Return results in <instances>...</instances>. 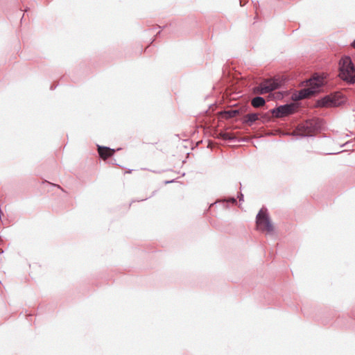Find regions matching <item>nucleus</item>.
Masks as SVG:
<instances>
[{
  "label": "nucleus",
  "mask_w": 355,
  "mask_h": 355,
  "mask_svg": "<svg viewBox=\"0 0 355 355\" xmlns=\"http://www.w3.org/2000/svg\"><path fill=\"white\" fill-rule=\"evenodd\" d=\"M58 83H57V84L53 83V84L51 85V87H50V89H51V90H54V89L57 87V86H58Z\"/></svg>",
  "instance_id": "dca6fc26"
},
{
  "label": "nucleus",
  "mask_w": 355,
  "mask_h": 355,
  "mask_svg": "<svg viewBox=\"0 0 355 355\" xmlns=\"http://www.w3.org/2000/svg\"><path fill=\"white\" fill-rule=\"evenodd\" d=\"M259 119L257 113L251 112L244 116L243 123L248 126H252Z\"/></svg>",
  "instance_id": "0eeeda50"
},
{
  "label": "nucleus",
  "mask_w": 355,
  "mask_h": 355,
  "mask_svg": "<svg viewBox=\"0 0 355 355\" xmlns=\"http://www.w3.org/2000/svg\"><path fill=\"white\" fill-rule=\"evenodd\" d=\"M324 84V79L320 76L309 79L306 81V85L294 94V99L301 100L320 92L322 90Z\"/></svg>",
  "instance_id": "f257e3e1"
},
{
  "label": "nucleus",
  "mask_w": 355,
  "mask_h": 355,
  "mask_svg": "<svg viewBox=\"0 0 355 355\" xmlns=\"http://www.w3.org/2000/svg\"><path fill=\"white\" fill-rule=\"evenodd\" d=\"M266 103V100L261 96L254 97L251 101V105L254 107H261Z\"/></svg>",
  "instance_id": "9d476101"
},
{
  "label": "nucleus",
  "mask_w": 355,
  "mask_h": 355,
  "mask_svg": "<svg viewBox=\"0 0 355 355\" xmlns=\"http://www.w3.org/2000/svg\"><path fill=\"white\" fill-rule=\"evenodd\" d=\"M227 113L230 115V116L234 117L236 115V114L239 113V111L237 110H232L228 111Z\"/></svg>",
  "instance_id": "f8f14e48"
},
{
  "label": "nucleus",
  "mask_w": 355,
  "mask_h": 355,
  "mask_svg": "<svg viewBox=\"0 0 355 355\" xmlns=\"http://www.w3.org/2000/svg\"><path fill=\"white\" fill-rule=\"evenodd\" d=\"M340 75L348 84L355 83V66L349 55H344L339 61Z\"/></svg>",
  "instance_id": "f03ea898"
},
{
  "label": "nucleus",
  "mask_w": 355,
  "mask_h": 355,
  "mask_svg": "<svg viewBox=\"0 0 355 355\" xmlns=\"http://www.w3.org/2000/svg\"><path fill=\"white\" fill-rule=\"evenodd\" d=\"M156 192H157V191H156V190H155V191H154L152 193L151 196L148 197V198H151L152 196H153L156 193ZM147 199H148V197H146V198H145L140 199V200L137 199V200H133L132 202H135V201H137V202L144 201V200H146Z\"/></svg>",
  "instance_id": "2eb2a0df"
},
{
  "label": "nucleus",
  "mask_w": 355,
  "mask_h": 355,
  "mask_svg": "<svg viewBox=\"0 0 355 355\" xmlns=\"http://www.w3.org/2000/svg\"><path fill=\"white\" fill-rule=\"evenodd\" d=\"M0 253L1 254L3 253V250L0 251Z\"/></svg>",
  "instance_id": "b1692460"
},
{
  "label": "nucleus",
  "mask_w": 355,
  "mask_h": 355,
  "mask_svg": "<svg viewBox=\"0 0 355 355\" xmlns=\"http://www.w3.org/2000/svg\"><path fill=\"white\" fill-rule=\"evenodd\" d=\"M276 89V86L275 85H261L257 87V92L261 94H265Z\"/></svg>",
  "instance_id": "6e6552de"
},
{
  "label": "nucleus",
  "mask_w": 355,
  "mask_h": 355,
  "mask_svg": "<svg viewBox=\"0 0 355 355\" xmlns=\"http://www.w3.org/2000/svg\"><path fill=\"white\" fill-rule=\"evenodd\" d=\"M323 128V121L318 118L307 119L299 125L302 137H313L314 132L321 131Z\"/></svg>",
  "instance_id": "7ed1b4c3"
},
{
  "label": "nucleus",
  "mask_w": 355,
  "mask_h": 355,
  "mask_svg": "<svg viewBox=\"0 0 355 355\" xmlns=\"http://www.w3.org/2000/svg\"><path fill=\"white\" fill-rule=\"evenodd\" d=\"M218 202H222L225 208H229L230 205H236L237 203L236 198L234 196L223 197L218 200Z\"/></svg>",
  "instance_id": "1a4fd4ad"
},
{
  "label": "nucleus",
  "mask_w": 355,
  "mask_h": 355,
  "mask_svg": "<svg viewBox=\"0 0 355 355\" xmlns=\"http://www.w3.org/2000/svg\"><path fill=\"white\" fill-rule=\"evenodd\" d=\"M166 26H167V25H166V26H163L162 27L159 26V28H165V27H166Z\"/></svg>",
  "instance_id": "4be33fe9"
},
{
  "label": "nucleus",
  "mask_w": 355,
  "mask_h": 355,
  "mask_svg": "<svg viewBox=\"0 0 355 355\" xmlns=\"http://www.w3.org/2000/svg\"><path fill=\"white\" fill-rule=\"evenodd\" d=\"M345 102H346V99L344 98L339 102H336V101H334V100H331V103L335 105H343L345 103Z\"/></svg>",
  "instance_id": "4468645a"
},
{
  "label": "nucleus",
  "mask_w": 355,
  "mask_h": 355,
  "mask_svg": "<svg viewBox=\"0 0 355 355\" xmlns=\"http://www.w3.org/2000/svg\"><path fill=\"white\" fill-rule=\"evenodd\" d=\"M115 161H116V160H115L114 159H111V163H112V164H115Z\"/></svg>",
  "instance_id": "6ab92c4d"
},
{
  "label": "nucleus",
  "mask_w": 355,
  "mask_h": 355,
  "mask_svg": "<svg viewBox=\"0 0 355 355\" xmlns=\"http://www.w3.org/2000/svg\"><path fill=\"white\" fill-rule=\"evenodd\" d=\"M132 169H128V170L125 172V173H132Z\"/></svg>",
  "instance_id": "a211bd4d"
},
{
  "label": "nucleus",
  "mask_w": 355,
  "mask_h": 355,
  "mask_svg": "<svg viewBox=\"0 0 355 355\" xmlns=\"http://www.w3.org/2000/svg\"><path fill=\"white\" fill-rule=\"evenodd\" d=\"M237 198L239 199V201L240 202H242L244 201V195L243 194V193L241 191L238 193Z\"/></svg>",
  "instance_id": "ddd939ff"
},
{
  "label": "nucleus",
  "mask_w": 355,
  "mask_h": 355,
  "mask_svg": "<svg viewBox=\"0 0 355 355\" xmlns=\"http://www.w3.org/2000/svg\"><path fill=\"white\" fill-rule=\"evenodd\" d=\"M96 146L99 156L103 159L112 158L114 156L116 151L120 150L121 149V148L114 149L107 146H101L98 144H97Z\"/></svg>",
  "instance_id": "423d86ee"
},
{
  "label": "nucleus",
  "mask_w": 355,
  "mask_h": 355,
  "mask_svg": "<svg viewBox=\"0 0 355 355\" xmlns=\"http://www.w3.org/2000/svg\"><path fill=\"white\" fill-rule=\"evenodd\" d=\"M223 139L225 141H230V142H236V141H243L244 139H239L236 136L232 135L230 133H225L223 135Z\"/></svg>",
  "instance_id": "9b49d317"
},
{
  "label": "nucleus",
  "mask_w": 355,
  "mask_h": 355,
  "mask_svg": "<svg viewBox=\"0 0 355 355\" xmlns=\"http://www.w3.org/2000/svg\"><path fill=\"white\" fill-rule=\"evenodd\" d=\"M297 107L293 103H287L276 106L270 110L274 116L282 118L293 114L296 112Z\"/></svg>",
  "instance_id": "39448f33"
},
{
  "label": "nucleus",
  "mask_w": 355,
  "mask_h": 355,
  "mask_svg": "<svg viewBox=\"0 0 355 355\" xmlns=\"http://www.w3.org/2000/svg\"><path fill=\"white\" fill-rule=\"evenodd\" d=\"M240 4L241 6L245 5V3H243L241 0H240Z\"/></svg>",
  "instance_id": "aec40b11"
},
{
  "label": "nucleus",
  "mask_w": 355,
  "mask_h": 355,
  "mask_svg": "<svg viewBox=\"0 0 355 355\" xmlns=\"http://www.w3.org/2000/svg\"><path fill=\"white\" fill-rule=\"evenodd\" d=\"M256 224L261 231H266L268 233L274 231L275 227L266 207H263L259 211L256 216Z\"/></svg>",
  "instance_id": "20e7f679"
},
{
  "label": "nucleus",
  "mask_w": 355,
  "mask_h": 355,
  "mask_svg": "<svg viewBox=\"0 0 355 355\" xmlns=\"http://www.w3.org/2000/svg\"><path fill=\"white\" fill-rule=\"evenodd\" d=\"M352 46H353L354 48H355V39L354 40V41L352 42L351 44Z\"/></svg>",
  "instance_id": "f3484780"
},
{
  "label": "nucleus",
  "mask_w": 355,
  "mask_h": 355,
  "mask_svg": "<svg viewBox=\"0 0 355 355\" xmlns=\"http://www.w3.org/2000/svg\"><path fill=\"white\" fill-rule=\"evenodd\" d=\"M161 34V31H159L157 32V33L156 34V37H157L158 35H159Z\"/></svg>",
  "instance_id": "412c9836"
},
{
  "label": "nucleus",
  "mask_w": 355,
  "mask_h": 355,
  "mask_svg": "<svg viewBox=\"0 0 355 355\" xmlns=\"http://www.w3.org/2000/svg\"><path fill=\"white\" fill-rule=\"evenodd\" d=\"M173 182V180H171V181H166V183H169V182Z\"/></svg>",
  "instance_id": "5701e85b"
}]
</instances>
